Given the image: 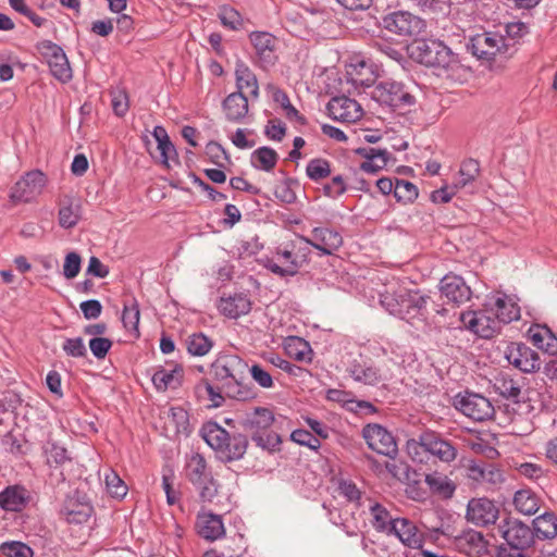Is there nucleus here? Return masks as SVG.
Here are the masks:
<instances>
[{"label": "nucleus", "instance_id": "9d476101", "mask_svg": "<svg viewBox=\"0 0 557 557\" xmlns=\"http://www.w3.org/2000/svg\"><path fill=\"white\" fill-rule=\"evenodd\" d=\"M431 297L421 294L419 290L401 289L399 319L414 324L416 322H426L430 310Z\"/></svg>", "mask_w": 557, "mask_h": 557}, {"label": "nucleus", "instance_id": "5fc2aeb1", "mask_svg": "<svg viewBox=\"0 0 557 557\" xmlns=\"http://www.w3.org/2000/svg\"><path fill=\"white\" fill-rule=\"evenodd\" d=\"M419 196L418 187L405 180H395L394 197L398 202L412 203Z\"/></svg>", "mask_w": 557, "mask_h": 557}, {"label": "nucleus", "instance_id": "2f4dec72", "mask_svg": "<svg viewBox=\"0 0 557 557\" xmlns=\"http://www.w3.org/2000/svg\"><path fill=\"white\" fill-rule=\"evenodd\" d=\"M29 499V492L22 485H10L0 492V507L7 511L23 510Z\"/></svg>", "mask_w": 557, "mask_h": 557}, {"label": "nucleus", "instance_id": "ea45409f", "mask_svg": "<svg viewBox=\"0 0 557 557\" xmlns=\"http://www.w3.org/2000/svg\"><path fill=\"white\" fill-rule=\"evenodd\" d=\"M534 539L552 540L557 535V517L553 512H544L533 520Z\"/></svg>", "mask_w": 557, "mask_h": 557}, {"label": "nucleus", "instance_id": "cd10ccee", "mask_svg": "<svg viewBox=\"0 0 557 557\" xmlns=\"http://www.w3.org/2000/svg\"><path fill=\"white\" fill-rule=\"evenodd\" d=\"M251 305V300L247 294L238 293L228 297H222L218 304V309L223 315L230 319H238L250 312Z\"/></svg>", "mask_w": 557, "mask_h": 557}, {"label": "nucleus", "instance_id": "37998d69", "mask_svg": "<svg viewBox=\"0 0 557 557\" xmlns=\"http://www.w3.org/2000/svg\"><path fill=\"white\" fill-rule=\"evenodd\" d=\"M286 354L297 360L310 362L312 360V349L307 341L298 336H289L284 342Z\"/></svg>", "mask_w": 557, "mask_h": 557}, {"label": "nucleus", "instance_id": "2eb2a0df", "mask_svg": "<svg viewBox=\"0 0 557 557\" xmlns=\"http://www.w3.org/2000/svg\"><path fill=\"white\" fill-rule=\"evenodd\" d=\"M46 183V175L41 171L27 172L11 188L10 198L13 202H28L41 194Z\"/></svg>", "mask_w": 557, "mask_h": 557}, {"label": "nucleus", "instance_id": "4c0bfd02", "mask_svg": "<svg viewBox=\"0 0 557 557\" xmlns=\"http://www.w3.org/2000/svg\"><path fill=\"white\" fill-rule=\"evenodd\" d=\"M152 136L158 143V150L160 151L161 163L169 166L170 161L178 163L177 152L170 140V137L163 126L157 125L153 128Z\"/></svg>", "mask_w": 557, "mask_h": 557}, {"label": "nucleus", "instance_id": "6ab92c4d", "mask_svg": "<svg viewBox=\"0 0 557 557\" xmlns=\"http://www.w3.org/2000/svg\"><path fill=\"white\" fill-rule=\"evenodd\" d=\"M424 450L438 458L442 462L450 463L457 457V448L441 434L426 430L421 433Z\"/></svg>", "mask_w": 557, "mask_h": 557}, {"label": "nucleus", "instance_id": "13d9d810", "mask_svg": "<svg viewBox=\"0 0 557 557\" xmlns=\"http://www.w3.org/2000/svg\"><path fill=\"white\" fill-rule=\"evenodd\" d=\"M0 549L7 557H34V550L28 545L17 541L5 542L0 546Z\"/></svg>", "mask_w": 557, "mask_h": 557}, {"label": "nucleus", "instance_id": "b1692460", "mask_svg": "<svg viewBox=\"0 0 557 557\" xmlns=\"http://www.w3.org/2000/svg\"><path fill=\"white\" fill-rule=\"evenodd\" d=\"M440 290L450 302L459 306L471 299L472 290L465 280L456 274H447L440 282Z\"/></svg>", "mask_w": 557, "mask_h": 557}, {"label": "nucleus", "instance_id": "338daca9", "mask_svg": "<svg viewBox=\"0 0 557 557\" xmlns=\"http://www.w3.org/2000/svg\"><path fill=\"white\" fill-rule=\"evenodd\" d=\"M293 180L287 178L275 187V197L283 203L292 205L296 201V193L292 188Z\"/></svg>", "mask_w": 557, "mask_h": 557}, {"label": "nucleus", "instance_id": "20e7f679", "mask_svg": "<svg viewBox=\"0 0 557 557\" xmlns=\"http://www.w3.org/2000/svg\"><path fill=\"white\" fill-rule=\"evenodd\" d=\"M274 420V414L270 409L257 407L252 412L246 414L243 426L249 432L258 447L274 451L282 442L280 435L271 429Z\"/></svg>", "mask_w": 557, "mask_h": 557}, {"label": "nucleus", "instance_id": "864d4df0", "mask_svg": "<svg viewBox=\"0 0 557 557\" xmlns=\"http://www.w3.org/2000/svg\"><path fill=\"white\" fill-rule=\"evenodd\" d=\"M331 173V163L324 158L311 159L306 166V174L313 182L324 180L329 177Z\"/></svg>", "mask_w": 557, "mask_h": 557}, {"label": "nucleus", "instance_id": "a18cd8bd", "mask_svg": "<svg viewBox=\"0 0 557 557\" xmlns=\"http://www.w3.org/2000/svg\"><path fill=\"white\" fill-rule=\"evenodd\" d=\"M278 160L277 152L270 147L263 146L258 149H256L251 153V164L255 169L262 170L265 172L272 171Z\"/></svg>", "mask_w": 557, "mask_h": 557}, {"label": "nucleus", "instance_id": "e2e57ef3", "mask_svg": "<svg viewBox=\"0 0 557 557\" xmlns=\"http://www.w3.org/2000/svg\"><path fill=\"white\" fill-rule=\"evenodd\" d=\"M275 100L281 103L285 111V115L290 121H297L300 124L306 123V119L299 113V111L290 103L286 92L277 91L275 94Z\"/></svg>", "mask_w": 557, "mask_h": 557}, {"label": "nucleus", "instance_id": "c9c22d12", "mask_svg": "<svg viewBox=\"0 0 557 557\" xmlns=\"http://www.w3.org/2000/svg\"><path fill=\"white\" fill-rule=\"evenodd\" d=\"M491 310L500 325L520 318V308L507 295L496 297Z\"/></svg>", "mask_w": 557, "mask_h": 557}, {"label": "nucleus", "instance_id": "69168bd1", "mask_svg": "<svg viewBox=\"0 0 557 557\" xmlns=\"http://www.w3.org/2000/svg\"><path fill=\"white\" fill-rule=\"evenodd\" d=\"M106 484L108 492L117 498H122L127 493V486L122 481V479L114 472L106 475Z\"/></svg>", "mask_w": 557, "mask_h": 557}, {"label": "nucleus", "instance_id": "79ce46f5", "mask_svg": "<svg viewBox=\"0 0 557 557\" xmlns=\"http://www.w3.org/2000/svg\"><path fill=\"white\" fill-rule=\"evenodd\" d=\"M480 174V164L474 159H468L460 165L456 175L451 189H462L471 185Z\"/></svg>", "mask_w": 557, "mask_h": 557}, {"label": "nucleus", "instance_id": "052dcab7", "mask_svg": "<svg viewBox=\"0 0 557 557\" xmlns=\"http://www.w3.org/2000/svg\"><path fill=\"white\" fill-rule=\"evenodd\" d=\"M290 440L301 446H306L314 451H317L320 446V440L313 435L310 431L305 429L294 430L290 434Z\"/></svg>", "mask_w": 557, "mask_h": 557}, {"label": "nucleus", "instance_id": "39448f33", "mask_svg": "<svg viewBox=\"0 0 557 557\" xmlns=\"http://www.w3.org/2000/svg\"><path fill=\"white\" fill-rule=\"evenodd\" d=\"M373 100L393 109H405L416 104L417 99L409 86L388 78L377 83L369 92Z\"/></svg>", "mask_w": 557, "mask_h": 557}, {"label": "nucleus", "instance_id": "aec40b11", "mask_svg": "<svg viewBox=\"0 0 557 557\" xmlns=\"http://www.w3.org/2000/svg\"><path fill=\"white\" fill-rule=\"evenodd\" d=\"M504 37L496 33L478 34L471 39L470 49L481 60H493L505 48Z\"/></svg>", "mask_w": 557, "mask_h": 557}, {"label": "nucleus", "instance_id": "58836bf2", "mask_svg": "<svg viewBox=\"0 0 557 557\" xmlns=\"http://www.w3.org/2000/svg\"><path fill=\"white\" fill-rule=\"evenodd\" d=\"M235 77L237 87L236 91L244 94V91L247 90L251 97H258L259 85L257 77L244 62H238L236 64Z\"/></svg>", "mask_w": 557, "mask_h": 557}, {"label": "nucleus", "instance_id": "49530a36", "mask_svg": "<svg viewBox=\"0 0 557 557\" xmlns=\"http://www.w3.org/2000/svg\"><path fill=\"white\" fill-rule=\"evenodd\" d=\"M371 524L377 531L389 535L391 527L394 524L396 518H393L386 507L379 503H374L370 507Z\"/></svg>", "mask_w": 557, "mask_h": 557}, {"label": "nucleus", "instance_id": "412c9836", "mask_svg": "<svg viewBox=\"0 0 557 557\" xmlns=\"http://www.w3.org/2000/svg\"><path fill=\"white\" fill-rule=\"evenodd\" d=\"M455 548L469 557H483L488 554V541L475 530L469 529L454 540Z\"/></svg>", "mask_w": 557, "mask_h": 557}, {"label": "nucleus", "instance_id": "423d86ee", "mask_svg": "<svg viewBox=\"0 0 557 557\" xmlns=\"http://www.w3.org/2000/svg\"><path fill=\"white\" fill-rule=\"evenodd\" d=\"M185 470L188 481L199 490L201 500L211 503L218 494V483L206 458L199 453H193L186 460Z\"/></svg>", "mask_w": 557, "mask_h": 557}, {"label": "nucleus", "instance_id": "0eeeda50", "mask_svg": "<svg viewBox=\"0 0 557 557\" xmlns=\"http://www.w3.org/2000/svg\"><path fill=\"white\" fill-rule=\"evenodd\" d=\"M500 536L511 552L523 553L533 546L535 539L533 530L522 521L515 518H506L498 525Z\"/></svg>", "mask_w": 557, "mask_h": 557}, {"label": "nucleus", "instance_id": "7ed1b4c3", "mask_svg": "<svg viewBox=\"0 0 557 557\" xmlns=\"http://www.w3.org/2000/svg\"><path fill=\"white\" fill-rule=\"evenodd\" d=\"M199 434L224 463L243 459L249 445L247 435L231 434L214 421L203 423Z\"/></svg>", "mask_w": 557, "mask_h": 557}, {"label": "nucleus", "instance_id": "72a5a7b5", "mask_svg": "<svg viewBox=\"0 0 557 557\" xmlns=\"http://www.w3.org/2000/svg\"><path fill=\"white\" fill-rule=\"evenodd\" d=\"M528 337L539 349L557 356V336L546 325L534 324L528 330Z\"/></svg>", "mask_w": 557, "mask_h": 557}, {"label": "nucleus", "instance_id": "e433bc0d", "mask_svg": "<svg viewBox=\"0 0 557 557\" xmlns=\"http://www.w3.org/2000/svg\"><path fill=\"white\" fill-rule=\"evenodd\" d=\"M183 368L175 364L171 370L158 369L152 375V383L157 391L164 392L168 388H176L181 385Z\"/></svg>", "mask_w": 557, "mask_h": 557}, {"label": "nucleus", "instance_id": "1a4fd4ad", "mask_svg": "<svg viewBox=\"0 0 557 557\" xmlns=\"http://www.w3.org/2000/svg\"><path fill=\"white\" fill-rule=\"evenodd\" d=\"M462 326L474 335L490 339L500 332L499 320L492 310H470L460 313Z\"/></svg>", "mask_w": 557, "mask_h": 557}, {"label": "nucleus", "instance_id": "f3484780", "mask_svg": "<svg viewBox=\"0 0 557 557\" xmlns=\"http://www.w3.org/2000/svg\"><path fill=\"white\" fill-rule=\"evenodd\" d=\"M499 517L498 506L487 497H476L468 502L467 521L476 527L494 524Z\"/></svg>", "mask_w": 557, "mask_h": 557}, {"label": "nucleus", "instance_id": "4468645a", "mask_svg": "<svg viewBox=\"0 0 557 557\" xmlns=\"http://www.w3.org/2000/svg\"><path fill=\"white\" fill-rule=\"evenodd\" d=\"M294 256V249L290 243H287L278 246L273 252V257L264 260L263 265L278 277L295 276L300 269Z\"/></svg>", "mask_w": 557, "mask_h": 557}, {"label": "nucleus", "instance_id": "393cba45", "mask_svg": "<svg viewBox=\"0 0 557 557\" xmlns=\"http://www.w3.org/2000/svg\"><path fill=\"white\" fill-rule=\"evenodd\" d=\"M312 247L320 251L322 256H331L343 245L341 233L330 227H314L311 231Z\"/></svg>", "mask_w": 557, "mask_h": 557}, {"label": "nucleus", "instance_id": "f257e3e1", "mask_svg": "<svg viewBox=\"0 0 557 557\" xmlns=\"http://www.w3.org/2000/svg\"><path fill=\"white\" fill-rule=\"evenodd\" d=\"M213 380L230 399L248 401L256 397V391L248 380V363L237 355L219 356L211 364Z\"/></svg>", "mask_w": 557, "mask_h": 557}, {"label": "nucleus", "instance_id": "a878e982", "mask_svg": "<svg viewBox=\"0 0 557 557\" xmlns=\"http://www.w3.org/2000/svg\"><path fill=\"white\" fill-rule=\"evenodd\" d=\"M346 371L355 381L366 385H376L385 379L380 369L366 362L361 357L351 360Z\"/></svg>", "mask_w": 557, "mask_h": 557}, {"label": "nucleus", "instance_id": "f704fd0d", "mask_svg": "<svg viewBox=\"0 0 557 557\" xmlns=\"http://www.w3.org/2000/svg\"><path fill=\"white\" fill-rule=\"evenodd\" d=\"M227 121L240 123L248 113V98L240 91L230 94L222 102Z\"/></svg>", "mask_w": 557, "mask_h": 557}, {"label": "nucleus", "instance_id": "3c124183", "mask_svg": "<svg viewBox=\"0 0 557 557\" xmlns=\"http://www.w3.org/2000/svg\"><path fill=\"white\" fill-rule=\"evenodd\" d=\"M187 351L191 356H206L212 348L213 342L203 333H194L186 339Z\"/></svg>", "mask_w": 557, "mask_h": 557}, {"label": "nucleus", "instance_id": "5701e85b", "mask_svg": "<svg viewBox=\"0 0 557 557\" xmlns=\"http://www.w3.org/2000/svg\"><path fill=\"white\" fill-rule=\"evenodd\" d=\"M249 40L253 46L257 61L262 69H268L276 62L275 37L268 32H252Z\"/></svg>", "mask_w": 557, "mask_h": 557}, {"label": "nucleus", "instance_id": "c756f323", "mask_svg": "<svg viewBox=\"0 0 557 557\" xmlns=\"http://www.w3.org/2000/svg\"><path fill=\"white\" fill-rule=\"evenodd\" d=\"M493 387L499 396L515 404L523 399V379H513L507 373H499L494 379Z\"/></svg>", "mask_w": 557, "mask_h": 557}, {"label": "nucleus", "instance_id": "f03ea898", "mask_svg": "<svg viewBox=\"0 0 557 557\" xmlns=\"http://www.w3.org/2000/svg\"><path fill=\"white\" fill-rule=\"evenodd\" d=\"M409 54L418 63L434 69L438 76L449 77L460 67L458 55L437 39H416L409 46Z\"/></svg>", "mask_w": 557, "mask_h": 557}, {"label": "nucleus", "instance_id": "8fccbe9b", "mask_svg": "<svg viewBox=\"0 0 557 557\" xmlns=\"http://www.w3.org/2000/svg\"><path fill=\"white\" fill-rule=\"evenodd\" d=\"M195 389L199 397L207 395L213 407L223 406L225 398H228L226 393L222 391L221 384L214 386L208 380H202L196 385Z\"/></svg>", "mask_w": 557, "mask_h": 557}, {"label": "nucleus", "instance_id": "bb28decb", "mask_svg": "<svg viewBox=\"0 0 557 557\" xmlns=\"http://www.w3.org/2000/svg\"><path fill=\"white\" fill-rule=\"evenodd\" d=\"M348 82L358 89L362 88L367 94V89L371 90L376 84V74L372 64L366 61H359L356 64H350L347 70Z\"/></svg>", "mask_w": 557, "mask_h": 557}, {"label": "nucleus", "instance_id": "f8f14e48", "mask_svg": "<svg viewBox=\"0 0 557 557\" xmlns=\"http://www.w3.org/2000/svg\"><path fill=\"white\" fill-rule=\"evenodd\" d=\"M454 406L474 421L488 420L495 412L490 399L475 393L458 394L454 399Z\"/></svg>", "mask_w": 557, "mask_h": 557}, {"label": "nucleus", "instance_id": "c03bdc74", "mask_svg": "<svg viewBox=\"0 0 557 557\" xmlns=\"http://www.w3.org/2000/svg\"><path fill=\"white\" fill-rule=\"evenodd\" d=\"M513 506L520 513L532 516L540 509V497L531 490H519L515 494Z\"/></svg>", "mask_w": 557, "mask_h": 557}, {"label": "nucleus", "instance_id": "bf43d9fd", "mask_svg": "<svg viewBox=\"0 0 557 557\" xmlns=\"http://www.w3.org/2000/svg\"><path fill=\"white\" fill-rule=\"evenodd\" d=\"M206 156L209 160L218 165L224 168L230 162V157L225 149L216 141H210L206 146Z\"/></svg>", "mask_w": 557, "mask_h": 557}, {"label": "nucleus", "instance_id": "ddd939ff", "mask_svg": "<svg viewBox=\"0 0 557 557\" xmlns=\"http://www.w3.org/2000/svg\"><path fill=\"white\" fill-rule=\"evenodd\" d=\"M362 436L370 449L392 459L396 457L398 447L395 437L382 425L367 424L362 430Z\"/></svg>", "mask_w": 557, "mask_h": 557}, {"label": "nucleus", "instance_id": "473e14b6", "mask_svg": "<svg viewBox=\"0 0 557 557\" xmlns=\"http://www.w3.org/2000/svg\"><path fill=\"white\" fill-rule=\"evenodd\" d=\"M389 535H395L399 541L411 548L419 547L422 542V535L416 524L407 518H396L391 527Z\"/></svg>", "mask_w": 557, "mask_h": 557}, {"label": "nucleus", "instance_id": "de8ad7c7", "mask_svg": "<svg viewBox=\"0 0 557 557\" xmlns=\"http://www.w3.org/2000/svg\"><path fill=\"white\" fill-rule=\"evenodd\" d=\"M139 319H140V310L138 301L135 298H132L124 302L123 312H122V323L123 326L132 332L136 338L139 337Z\"/></svg>", "mask_w": 557, "mask_h": 557}, {"label": "nucleus", "instance_id": "dca6fc26", "mask_svg": "<svg viewBox=\"0 0 557 557\" xmlns=\"http://www.w3.org/2000/svg\"><path fill=\"white\" fill-rule=\"evenodd\" d=\"M384 27L400 36H418L425 29V22L407 11H397L383 18Z\"/></svg>", "mask_w": 557, "mask_h": 557}, {"label": "nucleus", "instance_id": "a19ab883", "mask_svg": "<svg viewBox=\"0 0 557 557\" xmlns=\"http://www.w3.org/2000/svg\"><path fill=\"white\" fill-rule=\"evenodd\" d=\"M424 482L433 494H436L445 499L451 498L456 485L446 475L440 472H433L425 475Z\"/></svg>", "mask_w": 557, "mask_h": 557}, {"label": "nucleus", "instance_id": "a211bd4d", "mask_svg": "<svg viewBox=\"0 0 557 557\" xmlns=\"http://www.w3.org/2000/svg\"><path fill=\"white\" fill-rule=\"evenodd\" d=\"M94 508L87 500L85 495L77 491L67 495L65 498L61 513L69 523L82 524L88 521Z\"/></svg>", "mask_w": 557, "mask_h": 557}, {"label": "nucleus", "instance_id": "7c9ffc66", "mask_svg": "<svg viewBox=\"0 0 557 557\" xmlns=\"http://www.w3.org/2000/svg\"><path fill=\"white\" fill-rule=\"evenodd\" d=\"M356 153L366 159L360 169L372 174L383 170L392 159V153L387 149L363 147L358 148Z\"/></svg>", "mask_w": 557, "mask_h": 557}, {"label": "nucleus", "instance_id": "6e6d98bb", "mask_svg": "<svg viewBox=\"0 0 557 557\" xmlns=\"http://www.w3.org/2000/svg\"><path fill=\"white\" fill-rule=\"evenodd\" d=\"M218 17L221 24L231 30H238L243 26V17L240 13L231 5H221L219 8Z\"/></svg>", "mask_w": 557, "mask_h": 557}, {"label": "nucleus", "instance_id": "c85d7f7f", "mask_svg": "<svg viewBox=\"0 0 557 557\" xmlns=\"http://www.w3.org/2000/svg\"><path fill=\"white\" fill-rule=\"evenodd\" d=\"M196 528L201 537L211 542L225 534L222 517L212 512L198 513Z\"/></svg>", "mask_w": 557, "mask_h": 557}, {"label": "nucleus", "instance_id": "603ef678", "mask_svg": "<svg viewBox=\"0 0 557 557\" xmlns=\"http://www.w3.org/2000/svg\"><path fill=\"white\" fill-rule=\"evenodd\" d=\"M46 456V462L49 467H61L67 461H71V457L63 446L54 442H49L44 448Z\"/></svg>", "mask_w": 557, "mask_h": 557}, {"label": "nucleus", "instance_id": "6e6552de", "mask_svg": "<svg viewBox=\"0 0 557 557\" xmlns=\"http://www.w3.org/2000/svg\"><path fill=\"white\" fill-rule=\"evenodd\" d=\"M36 49L47 62L51 75L61 83L72 79V69L64 50L50 40H42L36 45Z\"/></svg>", "mask_w": 557, "mask_h": 557}, {"label": "nucleus", "instance_id": "09e8293b", "mask_svg": "<svg viewBox=\"0 0 557 557\" xmlns=\"http://www.w3.org/2000/svg\"><path fill=\"white\" fill-rule=\"evenodd\" d=\"M81 219V203L69 199L59 208V225L63 228L74 227Z\"/></svg>", "mask_w": 557, "mask_h": 557}, {"label": "nucleus", "instance_id": "680f3d73", "mask_svg": "<svg viewBox=\"0 0 557 557\" xmlns=\"http://www.w3.org/2000/svg\"><path fill=\"white\" fill-rule=\"evenodd\" d=\"M401 289L397 293L385 292L380 295V302L392 315L399 317Z\"/></svg>", "mask_w": 557, "mask_h": 557}, {"label": "nucleus", "instance_id": "4d7b16f0", "mask_svg": "<svg viewBox=\"0 0 557 557\" xmlns=\"http://www.w3.org/2000/svg\"><path fill=\"white\" fill-rule=\"evenodd\" d=\"M290 245L294 249V257L298 261L299 269H301L310 261L312 242L310 237L299 235L298 240L290 242Z\"/></svg>", "mask_w": 557, "mask_h": 557}, {"label": "nucleus", "instance_id": "4be33fe9", "mask_svg": "<svg viewBox=\"0 0 557 557\" xmlns=\"http://www.w3.org/2000/svg\"><path fill=\"white\" fill-rule=\"evenodd\" d=\"M331 119L352 123L362 116L361 106L346 96L333 97L326 106Z\"/></svg>", "mask_w": 557, "mask_h": 557}, {"label": "nucleus", "instance_id": "9b49d317", "mask_svg": "<svg viewBox=\"0 0 557 557\" xmlns=\"http://www.w3.org/2000/svg\"><path fill=\"white\" fill-rule=\"evenodd\" d=\"M506 360L522 373L531 374L540 371V355L522 342H511L504 351Z\"/></svg>", "mask_w": 557, "mask_h": 557}, {"label": "nucleus", "instance_id": "774afa93", "mask_svg": "<svg viewBox=\"0 0 557 557\" xmlns=\"http://www.w3.org/2000/svg\"><path fill=\"white\" fill-rule=\"evenodd\" d=\"M81 256L74 251L69 252L63 264V275L69 280L76 277L81 271Z\"/></svg>", "mask_w": 557, "mask_h": 557}, {"label": "nucleus", "instance_id": "0e129e2a", "mask_svg": "<svg viewBox=\"0 0 557 557\" xmlns=\"http://www.w3.org/2000/svg\"><path fill=\"white\" fill-rule=\"evenodd\" d=\"M63 351L73 358H82L87 354L84 341L82 337L66 338L62 345Z\"/></svg>", "mask_w": 557, "mask_h": 557}]
</instances>
